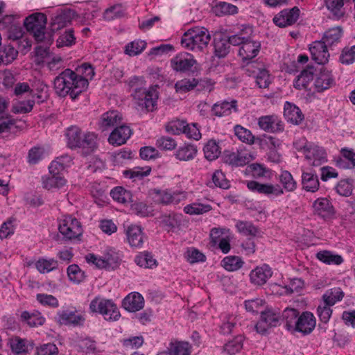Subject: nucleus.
I'll use <instances>...</instances> for the list:
<instances>
[{"mask_svg":"<svg viewBox=\"0 0 355 355\" xmlns=\"http://www.w3.org/2000/svg\"><path fill=\"white\" fill-rule=\"evenodd\" d=\"M55 93L60 97L69 96L72 100L86 91V80L80 78L74 71L66 69L53 81Z\"/></svg>","mask_w":355,"mask_h":355,"instance_id":"f257e3e1","label":"nucleus"},{"mask_svg":"<svg viewBox=\"0 0 355 355\" xmlns=\"http://www.w3.org/2000/svg\"><path fill=\"white\" fill-rule=\"evenodd\" d=\"M282 187L278 184L260 183L254 180L247 181L246 186L252 191L268 197H277L284 194V190L293 192L297 189V182L288 171H282L278 176Z\"/></svg>","mask_w":355,"mask_h":355,"instance_id":"f03ea898","label":"nucleus"},{"mask_svg":"<svg viewBox=\"0 0 355 355\" xmlns=\"http://www.w3.org/2000/svg\"><path fill=\"white\" fill-rule=\"evenodd\" d=\"M67 146L73 149L83 148L86 153L94 151L97 147L96 135L94 132H83L78 126H71L66 130Z\"/></svg>","mask_w":355,"mask_h":355,"instance_id":"7ed1b4c3","label":"nucleus"},{"mask_svg":"<svg viewBox=\"0 0 355 355\" xmlns=\"http://www.w3.org/2000/svg\"><path fill=\"white\" fill-rule=\"evenodd\" d=\"M211 35L205 27H193L184 33L181 40L183 48L194 52L202 51L207 47Z\"/></svg>","mask_w":355,"mask_h":355,"instance_id":"20e7f679","label":"nucleus"},{"mask_svg":"<svg viewBox=\"0 0 355 355\" xmlns=\"http://www.w3.org/2000/svg\"><path fill=\"white\" fill-rule=\"evenodd\" d=\"M58 231L65 242L79 241L83 233L81 223L71 215L63 216L58 220Z\"/></svg>","mask_w":355,"mask_h":355,"instance_id":"39448f33","label":"nucleus"},{"mask_svg":"<svg viewBox=\"0 0 355 355\" xmlns=\"http://www.w3.org/2000/svg\"><path fill=\"white\" fill-rule=\"evenodd\" d=\"M89 311L93 313L101 314L106 320L116 321L121 316L119 310L111 300L96 296L90 302Z\"/></svg>","mask_w":355,"mask_h":355,"instance_id":"423d86ee","label":"nucleus"},{"mask_svg":"<svg viewBox=\"0 0 355 355\" xmlns=\"http://www.w3.org/2000/svg\"><path fill=\"white\" fill-rule=\"evenodd\" d=\"M24 24L27 31L33 35L37 42H42L44 40L46 17L44 14L31 15L25 19Z\"/></svg>","mask_w":355,"mask_h":355,"instance_id":"0eeeda50","label":"nucleus"},{"mask_svg":"<svg viewBox=\"0 0 355 355\" xmlns=\"http://www.w3.org/2000/svg\"><path fill=\"white\" fill-rule=\"evenodd\" d=\"M1 26L6 28L7 37L12 41H19V42H26V44L31 47V44L26 38L24 37V32L19 24L14 22L11 16L5 17L1 22Z\"/></svg>","mask_w":355,"mask_h":355,"instance_id":"6e6552de","label":"nucleus"},{"mask_svg":"<svg viewBox=\"0 0 355 355\" xmlns=\"http://www.w3.org/2000/svg\"><path fill=\"white\" fill-rule=\"evenodd\" d=\"M300 13V10L296 6L291 9H284L274 16L272 21L279 28L290 26L297 21Z\"/></svg>","mask_w":355,"mask_h":355,"instance_id":"1a4fd4ad","label":"nucleus"},{"mask_svg":"<svg viewBox=\"0 0 355 355\" xmlns=\"http://www.w3.org/2000/svg\"><path fill=\"white\" fill-rule=\"evenodd\" d=\"M155 200L164 205L178 204L185 198L184 192H172L170 190L154 189L151 191Z\"/></svg>","mask_w":355,"mask_h":355,"instance_id":"9d476101","label":"nucleus"},{"mask_svg":"<svg viewBox=\"0 0 355 355\" xmlns=\"http://www.w3.org/2000/svg\"><path fill=\"white\" fill-rule=\"evenodd\" d=\"M261 50V42L254 40L249 36L240 46L239 55L243 62H248L258 55Z\"/></svg>","mask_w":355,"mask_h":355,"instance_id":"9b49d317","label":"nucleus"},{"mask_svg":"<svg viewBox=\"0 0 355 355\" xmlns=\"http://www.w3.org/2000/svg\"><path fill=\"white\" fill-rule=\"evenodd\" d=\"M196 64L193 56L188 53H179L171 60V68L178 72L190 71Z\"/></svg>","mask_w":355,"mask_h":355,"instance_id":"f8f14e48","label":"nucleus"},{"mask_svg":"<svg viewBox=\"0 0 355 355\" xmlns=\"http://www.w3.org/2000/svg\"><path fill=\"white\" fill-rule=\"evenodd\" d=\"M258 125L262 130L272 133L281 132L284 129V123L274 114L260 116Z\"/></svg>","mask_w":355,"mask_h":355,"instance_id":"ddd939ff","label":"nucleus"},{"mask_svg":"<svg viewBox=\"0 0 355 355\" xmlns=\"http://www.w3.org/2000/svg\"><path fill=\"white\" fill-rule=\"evenodd\" d=\"M252 159L253 157L251 154L244 150L225 151L223 155L225 163L232 166H243L248 164Z\"/></svg>","mask_w":355,"mask_h":355,"instance_id":"4468645a","label":"nucleus"},{"mask_svg":"<svg viewBox=\"0 0 355 355\" xmlns=\"http://www.w3.org/2000/svg\"><path fill=\"white\" fill-rule=\"evenodd\" d=\"M313 212L322 218H330L335 214L334 207L330 200L325 197L317 198L312 205Z\"/></svg>","mask_w":355,"mask_h":355,"instance_id":"2eb2a0df","label":"nucleus"},{"mask_svg":"<svg viewBox=\"0 0 355 355\" xmlns=\"http://www.w3.org/2000/svg\"><path fill=\"white\" fill-rule=\"evenodd\" d=\"M122 121V115L117 110H109L103 113L98 122V128L104 132L115 128Z\"/></svg>","mask_w":355,"mask_h":355,"instance_id":"dca6fc26","label":"nucleus"},{"mask_svg":"<svg viewBox=\"0 0 355 355\" xmlns=\"http://www.w3.org/2000/svg\"><path fill=\"white\" fill-rule=\"evenodd\" d=\"M272 268L268 264L257 266L250 272V281L255 286H262L272 277Z\"/></svg>","mask_w":355,"mask_h":355,"instance_id":"f3484780","label":"nucleus"},{"mask_svg":"<svg viewBox=\"0 0 355 355\" xmlns=\"http://www.w3.org/2000/svg\"><path fill=\"white\" fill-rule=\"evenodd\" d=\"M132 130L128 125L116 126L110 133L108 141L112 146H119L126 143L131 137Z\"/></svg>","mask_w":355,"mask_h":355,"instance_id":"a211bd4d","label":"nucleus"},{"mask_svg":"<svg viewBox=\"0 0 355 355\" xmlns=\"http://www.w3.org/2000/svg\"><path fill=\"white\" fill-rule=\"evenodd\" d=\"M305 158L308 163L313 166H319L327 161L324 149L316 145H309L305 151Z\"/></svg>","mask_w":355,"mask_h":355,"instance_id":"6ab92c4d","label":"nucleus"},{"mask_svg":"<svg viewBox=\"0 0 355 355\" xmlns=\"http://www.w3.org/2000/svg\"><path fill=\"white\" fill-rule=\"evenodd\" d=\"M328 46L322 40L313 42L309 47L312 59L319 64H324L329 61Z\"/></svg>","mask_w":355,"mask_h":355,"instance_id":"aec40b11","label":"nucleus"},{"mask_svg":"<svg viewBox=\"0 0 355 355\" xmlns=\"http://www.w3.org/2000/svg\"><path fill=\"white\" fill-rule=\"evenodd\" d=\"M315 324L316 320L313 314L309 311H304L298 317L295 331L309 334L313 331Z\"/></svg>","mask_w":355,"mask_h":355,"instance_id":"412c9836","label":"nucleus"},{"mask_svg":"<svg viewBox=\"0 0 355 355\" xmlns=\"http://www.w3.org/2000/svg\"><path fill=\"white\" fill-rule=\"evenodd\" d=\"M261 311V318L255 326L257 331L265 334L268 328L276 327L279 322V316L271 311Z\"/></svg>","mask_w":355,"mask_h":355,"instance_id":"4be33fe9","label":"nucleus"},{"mask_svg":"<svg viewBox=\"0 0 355 355\" xmlns=\"http://www.w3.org/2000/svg\"><path fill=\"white\" fill-rule=\"evenodd\" d=\"M335 85V79L332 75L331 71L322 68L316 77L314 86L318 92H322L329 89Z\"/></svg>","mask_w":355,"mask_h":355,"instance_id":"5701e85b","label":"nucleus"},{"mask_svg":"<svg viewBox=\"0 0 355 355\" xmlns=\"http://www.w3.org/2000/svg\"><path fill=\"white\" fill-rule=\"evenodd\" d=\"M157 95L155 91L146 90L142 94L137 93L135 100L138 105L146 112H152L156 106Z\"/></svg>","mask_w":355,"mask_h":355,"instance_id":"b1692460","label":"nucleus"},{"mask_svg":"<svg viewBox=\"0 0 355 355\" xmlns=\"http://www.w3.org/2000/svg\"><path fill=\"white\" fill-rule=\"evenodd\" d=\"M122 305L128 311L136 312L144 308V299L140 293L132 292L123 299Z\"/></svg>","mask_w":355,"mask_h":355,"instance_id":"393cba45","label":"nucleus"},{"mask_svg":"<svg viewBox=\"0 0 355 355\" xmlns=\"http://www.w3.org/2000/svg\"><path fill=\"white\" fill-rule=\"evenodd\" d=\"M302 189L307 192L315 193L320 188L318 175L312 170L303 171L302 173Z\"/></svg>","mask_w":355,"mask_h":355,"instance_id":"a878e982","label":"nucleus"},{"mask_svg":"<svg viewBox=\"0 0 355 355\" xmlns=\"http://www.w3.org/2000/svg\"><path fill=\"white\" fill-rule=\"evenodd\" d=\"M313 77L314 68L313 67L308 66L296 77L293 86L297 89L308 90L310 84L313 80Z\"/></svg>","mask_w":355,"mask_h":355,"instance_id":"bb28decb","label":"nucleus"},{"mask_svg":"<svg viewBox=\"0 0 355 355\" xmlns=\"http://www.w3.org/2000/svg\"><path fill=\"white\" fill-rule=\"evenodd\" d=\"M254 65H249L245 69V73L249 76H253L256 78L257 85L260 88H267L271 83V78L268 71L265 69H257V71H251Z\"/></svg>","mask_w":355,"mask_h":355,"instance_id":"cd10ccee","label":"nucleus"},{"mask_svg":"<svg viewBox=\"0 0 355 355\" xmlns=\"http://www.w3.org/2000/svg\"><path fill=\"white\" fill-rule=\"evenodd\" d=\"M197 153L198 148L196 145L185 143L176 150L174 157L180 162H189L196 157Z\"/></svg>","mask_w":355,"mask_h":355,"instance_id":"c85d7f7f","label":"nucleus"},{"mask_svg":"<svg viewBox=\"0 0 355 355\" xmlns=\"http://www.w3.org/2000/svg\"><path fill=\"white\" fill-rule=\"evenodd\" d=\"M84 318L76 311L62 310L58 312L56 321L60 324H80Z\"/></svg>","mask_w":355,"mask_h":355,"instance_id":"c756f323","label":"nucleus"},{"mask_svg":"<svg viewBox=\"0 0 355 355\" xmlns=\"http://www.w3.org/2000/svg\"><path fill=\"white\" fill-rule=\"evenodd\" d=\"M127 239L132 247L141 248L144 241L141 228L137 225H130L126 230Z\"/></svg>","mask_w":355,"mask_h":355,"instance_id":"7c9ffc66","label":"nucleus"},{"mask_svg":"<svg viewBox=\"0 0 355 355\" xmlns=\"http://www.w3.org/2000/svg\"><path fill=\"white\" fill-rule=\"evenodd\" d=\"M76 12L71 9H66L54 17L52 21V26L54 30H59L71 23Z\"/></svg>","mask_w":355,"mask_h":355,"instance_id":"2f4dec72","label":"nucleus"},{"mask_svg":"<svg viewBox=\"0 0 355 355\" xmlns=\"http://www.w3.org/2000/svg\"><path fill=\"white\" fill-rule=\"evenodd\" d=\"M235 227L240 234L245 236L256 237L260 236L261 233L260 229L251 221L239 220Z\"/></svg>","mask_w":355,"mask_h":355,"instance_id":"473e14b6","label":"nucleus"},{"mask_svg":"<svg viewBox=\"0 0 355 355\" xmlns=\"http://www.w3.org/2000/svg\"><path fill=\"white\" fill-rule=\"evenodd\" d=\"M284 115L285 119L293 124H299L304 119L300 109L296 105L286 102L284 105Z\"/></svg>","mask_w":355,"mask_h":355,"instance_id":"72a5a7b5","label":"nucleus"},{"mask_svg":"<svg viewBox=\"0 0 355 355\" xmlns=\"http://www.w3.org/2000/svg\"><path fill=\"white\" fill-rule=\"evenodd\" d=\"M31 99H36L37 103H42L48 99V86L42 81H36L31 87Z\"/></svg>","mask_w":355,"mask_h":355,"instance_id":"f704fd0d","label":"nucleus"},{"mask_svg":"<svg viewBox=\"0 0 355 355\" xmlns=\"http://www.w3.org/2000/svg\"><path fill=\"white\" fill-rule=\"evenodd\" d=\"M236 101L216 103L213 105L211 111L213 114L217 116H227L230 114L232 110L236 111Z\"/></svg>","mask_w":355,"mask_h":355,"instance_id":"c9c22d12","label":"nucleus"},{"mask_svg":"<svg viewBox=\"0 0 355 355\" xmlns=\"http://www.w3.org/2000/svg\"><path fill=\"white\" fill-rule=\"evenodd\" d=\"M42 183L44 189L51 190L53 189H60L67 183V180L62 175H44L42 178Z\"/></svg>","mask_w":355,"mask_h":355,"instance_id":"e433bc0d","label":"nucleus"},{"mask_svg":"<svg viewBox=\"0 0 355 355\" xmlns=\"http://www.w3.org/2000/svg\"><path fill=\"white\" fill-rule=\"evenodd\" d=\"M171 355H191V346L186 341L173 340L168 347Z\"/></svg>","mask_w":355,"mask_h":355,"instance_id":"4c0bfd02","label":"nucleus"},{"mask_svg":"<svg viewBox=\"0 0 355 355\" xmlns=\"http://www.w3.org/2000/svg\"><path fill=\"white\" fill-rule=\"evenodd\" d=\"M205 157L209 161L216 159L221 154V148L215 139L209 140L203 147Z\"/></svg>","mask_w":355,"mask_h":355,"instance_id":"58836bf2","label":"nucleus"},{"mask_svg":"<svg viewBox=\"0 0 355 355\" xmlns=\"http://www.w3.org/2000/svg\"><path fill=\"white\" fill-rule=\"evenodd\" d=\"M342 157L337 162L336 165L340 168H351L355 166V153L351 150L343 148L341 150Z\"/></svg>","mask_w":355,"mask_h":355,"instance_id":"ea45409f","label":"nucleus"},{"mask_svg":"<svg viewBox=\"0 0 355 355\" xmlns=\"http://www.w3.org/2000/svg\"><path fill=\"white\" fill-rule=\"evenodd\" d=\"M253 33L252 28L249 26H244L243 28L235 35L230 36L227 40L230 45L240 46L245 42L249 36Z\"/></svg>","mask_w":355,"mask_h":355,"instance_id":"a19ab883","label":"nucleus"},{"mask_svg":"<svg viewBox=\"0 0 355 355\" xmlns=\"http://www.w3.org/2000/svg\"><path fill=\"white\" fill-rule=\"evenodd\" d=\"M21 319L31 327L42 325L45 322V318L37 311L30 313L24 311L21 314Z\"/></svg>","mask_w":355,"mask_h":355,"instance_id":"79ce46f5","label":"nucleus"},{"mask_svg":"<svg viewBox=\"0 0 355 355\" xmlns=\"http://www.w3.org/2000/svg\"><path fill=\"white\" fill-rule=\"evenodd\" d=\"M316 258L326 264L340 265L343 262V258L338 254H335L329 250H322L316 254Z\"/></svg>","mask_w":355,"mask_h":355,"instance_id":"37998d69","label":"nucleus"},{"mask_svg":"<svg viewBox=\"0 0 355 355\" xmlns=\"http://www.w3.org/2000/svg\"><path fill=\"white\" fill-rule=\"evenodd\" d=\"M343 297L344 293L342 289L336 287L327 291L322 295V299L324 304L331 306L337 302L342 300Z\"/></svg>","mask_w":355,"mask_h":355,"instance_id":"c03bdc74","label":"nucleus"},{"mask_svg":"<svg viewBox=\"0 0 355 355\" xmlns=\"http://www.w3.org/2000/svg\"><path fill=\"white\" fill-rule=\"evenodd\" d=\"M113 200L121 204H125L132 201V193L130 191L122 187H116L110 191Z\"/></svg>","mask_w":355,"mask_h":355,"instance_id":"a18cd8bd","label":"nucleus"},{"mask_svg":"<svg viewBox=\"0 0 355 355\" xmlns=\"http://www.w3.org/2000/svg\"><path fill=\"white\" fill-rule=\"evenodd\" d=\"M244 264L243 261L238 256H227L221 261L222 266L227 271H236L241 268Z\"/></svg>","mask_w":355,"mask_h":355,"instance_id":"49530a36","label":"nucleus"},{"mask_svg":"<svg viewBox=\"0 0 355 355\" xmlns=\"http://www.w3.org/2000/svg\"><path fill=\"white\" fill-rule=\"evenodd\" d=\"M283 318L285 320L286 328L289 331H295L299 312L295 309H286L283 312Z\"/></svg>","mask_w":355,"mask_h":355,"instance_id":"de8ad7c7","label":"nucleus"},{"mask_svg":"<svg viewBox=\"0 0 355 355\" xmlns=\"http://www.w3.org/2000/svg\"><path fill=\"white\" fill-rule=\"evenodd\" d=\"M341 36L342 29L339 27H334L324 33L322 41L328 46H331L340 41Z\"/></svg>","mask_w":355,"mask_h":355,"instance_id":"09e8293b","label":"nucleus"},{"mask_svg":"<svg viewBox=\"0 0 355 355\" xmlns=\"http://www.w3.org/2000/svg\"><path fill=\"white\" fill-rule=\"evenodd\" d=\"M74 71L80 78L86 80L87 89L89 85V80H92L95 75L94 67L90 64L85 62L76 67Z\"/></svg>","mask_w":355,"mask_h":355,"instance_id":"8fccbe9b","label":"nucleus"},{"mask_svg":"<svg viewBox=\"0 0 355 355\" xmlns=\"http://www.w3.org/2000/svg\"><path fill=\"white\" fill-rule=\"evenodd\" d=\"M325 6L336 18L339 19L345 14L343 0H324Z\"/></svg>","mask_w":355,"mask_h":355,"instance_id":"3c124183","label":"nucleus"},{"mask_svg":"<svg viewBox=\"0 0 355 355\" xmlns=\"http://www.w3.org/2000/svg\"><path fill=\"white\" fill-rule=\"evenodd\" d=\"M58 266V261L54 259L40 258L35 262V268L40 273H47Z\"/></svg>","mask_w":355,"mask_h":355,"instance_id":"603ef678","label":"nucleus"},{"mask_svg":"<svg viewBox=\"0 0 355 355\" xmlns=\"http://www.w3.org/2000/svg\"><path fill=\"white\" fill-rule=\"evenodd\" d=\"M35 100L19 101L12 105L11 111L14 114H26L32 111Z\"/></svg>","mask_w":355,"mask_h":355,"instance_id":"864d4df0","label":"nucleus"},{"mask_svg":"<svg viewBox=\"0 0 355 355\" xmlns=\"http://www.w3.org/2000/svg\"><path fill=\"white\" fill-rule=\"evenodd\" d=\"M151 171L150 166L146 167H135L132 169L125 170L123 171V175L125 178L133 180H141L144 177L148 176Z\"/></svg>","mask_w":355,"mask_h":355,"instance_id":"5fc2aeb1","label":"nucleus"},{"mask_svg":"<svg viewBox=\"0 0 355 355\" xmlns=\"http://www.w3.org/2000/svg\"><path fill=\"white\" fill-rule=\"evenodd\" d=\"M146 45L147 44L144 40H134L125 45V53L130 56L137 55L146 49Z\"/></svg>","mask_w":355,"mask_h":355,"instance_id":"6e6d98bb","label":"nucleus"},{"mask_svg":"<svg viewBox=\"0 0 355 355\" xmlns=\"http://www.w3.org/2000/svg\"><path fill=\"white\" fill-rule=\"evenodd\" d=\"M197 85V79L195 78H184L176 82L175 89L177 92L184 94L194 89Z\"/></svg>","mask_w":355,"mask_h":355,"instance_id":"4d7b16f0","label":"nucleus"},{"mask_svg":"<svg viewBox=\"0 0 355 355\" xmlns=\"http://www.w3.org/2000/svg\"><path fill=\"white\" fill-rule=\"evenodd\" d=\"M211 206L209 204L193 202L184 207V211L190 215H200L209 211Z\"/></svg>","mask_w":355,"mask_h":355,"instance_id":"13d9d810","label":"nucleus"},{"mask_svg":"<svg viewBox=\"0 0 355 355\" xmlns=\"http://www.w3.org/2000/svg\"><path fill=\"white\" fill-rule=\"evenodd\" d=\"M135 261L138 266L145 268H152L157 266V261L147 252L140 253L135 257Z\"/></svg>","mask_w":355,"mask_h":355,"instance_id":"bf43d9fd","label":"nucleus"},{"mask_svg":"<svg viewBox=\"0 0 355 355\" xmlns=\"http://www.w3.org/2000/svg\"><path fill=\"white\" fill-rule=\"evenodd\" d=\"M257 141L262 148H268L270 150H276L281 145V141L277 137L263 135L261 138H257Z\"/></svg>","mask_w":355,"mask_h":355,"instance_id":"052dcab7","label":"nucleus"},{"mask_svg":"<svg viewBox=\"0 0 355 355\" xmlns=\"http://www.w3.org/2000/svg\"><path fill=\"white\" fill-rule=\"evenodd\" d=\"M107 264V270L117 268L121 262V258L117 252L112 249H108L103 254Z\"/></svg>","mask_w":355,"mask_h":355,"instance_id":"680f3d73","label":"nucleus"},{"mask_svg":"<svg viewBox=\"0 0 355 355\" xmlns=\"http://www.w3.org/2000/svg\"><path fill=\"white\" fill-rule=\"evenodd\" d=\"M18 51L12 46H5L0 49V62L8 64L16 59Z\"/></svg>","mask_w":355,"mask_h":355,"instance_id":"e2e57ef3","label":"nucleus"},{"mask_svg":"<svg viewBox=\"0 0 355 355\" xmlns=\"http://www.w3.org/2000/svg\"><path fill=\"white\" fill-rule=\"evenodd\" d=\"M214 12L218 16L234 15L238 12V8L232 3L220 1L214 7Z\"/></svg>","mask_w":355,"mask_h":355,"instance_id":"0e129e2a","label":"nucleus"},{"mask_svg":"<svg viewBox=\"0 0 355 355\" xmlns=\"http://www.w3.org/2000/svg\"><path fill=\"white\" fill-rule=\"evenodd\" d=\"M230 46L226 38L220 37L214 41V52L218 58H225L230 52Z\"/></svg>","mask_w":355,"mask_h":355,"instance_id":"69168bd1","label":"nucleus"},{"mask_svg":"<svg viewBox=\"0 0 355 355\" xmlns=\"http://www.w3.org/2000/svg\"><path fill=\"white\" fill-rule=\"evenodd\" d=\"M234 133L239 140L248 144H253L255 141V137L248 129L241 125L234 127Z\"/></svg>","mask_w":355,"mask_h":355,"instance_id":"338daca9","label":"nucleus"},{"mask_svg":"<svg viewBox=\"0 0 355 355\" xmlns=\"http://www.w3.org/2000/svg\"><path fill=\"white\" fill-rule=\"evenodd\" d=\"M177 145L175 139L168 136H162L157 138L155 142L156 147L162 150H173Z\"/></svg>","mask_w":355,"mask_h":355,"instance_id":"774afa93","label":"nucleus"}]
</instances>
